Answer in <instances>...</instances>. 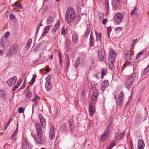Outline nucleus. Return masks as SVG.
Returning a JSON list of instances; mask_svg holds the SVG:
<instances>
[{
	"mask_svg": "<svg viewBox=\"0 0 149 149\" xmlns=\"http://www.w3.org/2000/svg\"><path fill=\"white\" fill-rule=\"evenodd\" d=\"M98 95V91L95 90L92 92L91 97L92 101L89 104V112L90 116H92L94 113L95 104L96 103Z\"/></svg>",
	"mask_w": 149,
	"mask_h": 149,
	"instance_id": "nucleus-1",
	"label": "nucleus"
},
{
	"mask_svg": "<svg viewBox=\"0 0 149 149\" xmlns=\"http://www.w3.org/2000/svg\"><path fill=\"white\" fill-rule=\"evenodd\" d=\"M75 13L74 8L71 7H68L65 14V19L68 24L74 21L75 19Z\"/></svg>",
	"mask_w": 149,
	"mask_h": 149,
	"instance_id": "nucleus-2",
	"label": "nucleus"
},
{
	"mask_svg": "<svg viewBox=\"0 0 149 149\" xmlns=\"http://www.w3.org/2000/svg\"><path fill=\"white\" fill-rule=\"evenodd\" d=\"M136 73L133 72L131 75L126 78L124 81V84L128 90L131 88V86L135 78Z\"/></svg>",
	"mask_w": 149,
	"mask_h": 149,
	"instance_id": "nucleus-3",
	"label": "nucleus"
},
{
	"mask_svg": "<svg viewBox=\"0 0 149 149\" xmlns=\"http://www.w3.org/2000/svg\"><path fill=\"white\" fill-rule=\"evenodd\" d=\"M106 56V52L102 49H101L97 51V57L100 61H103Z\"/></svg>",
	"mask_w": 149,
	"mask_h": 149,
	"instance_id": "nucleus-4",
	"label": "nucleus"
},
{
	"mask_svg": "<svg viewBox=\"0 0 149 149\" xmlns=\"http://www.w3.org/2000/svg\"><path fill=\"white\" fill-rule=\"evenodd\" d=\"M123 92L122 91L119 94L118 99L116 100V97H114L115 99L116 100V102L117 104L120 107L122 105L123 103Z\"/></svg>",
	"mask_w": 149,
	"mask_h": 149,
	"instance_id": "nucleus-5",
	"label": "nucleus"
},
{
	"mask_svg": "<svg viewBox=\"0 0 149 149\" xmlns=\"http://www.w3.org/2000/svg\"><path fill=\"white\" fill-rule=\"evenodd\" d=\"M35 127L37 134L38 136H42V135H43V133L40 123H36Z\"/></svg>",
	"mask_w": 149,
	"mask_h": 149,
	"instance_id": "nucleus-6",
	"label": "nucleus"
},
{
	"mask_svg": "<svg viewBox=\"0 0 149 149\" xmlns=\"http://www.w3.org/2000/svg\"><path fill=\"white\" fill-rule=\"evenodd\" d=\"M109 55L108 60L115 61L116 56V53L113 49H111L109 52Z\"/></svg>",
	"mask_w": 149,
	"mask_h": 149,
	"instance_id": "nucleus-7",
	"label": "nucleus"
},
{
	"mask_svg": "<svg viewBox=\"0 0 149 149\" xmlns=\"http://www.w3.org/2000/svg\"><path fill=\"white\" fill-rule=\"evenodd\" d=\"M19 49V46L17 44L13 45L10 49V52H9L6 56H11L12 54H16L17 52Z\"/></svg>",
	"mask_w": 149,
	"mask_h": 149,
	"instance_id": "nucleus-8",
	"label": "nucleus"
},
{
	"mask_svg": "<svg viewBox=\"0 0 149 149\" xmlns=\"http://www.w3.org/2000/svg\"><path fill=\"white\" fill-rule=\"evenodd\" d=\"M111 127V125L110 124L107 127L106 131L104 132V134L101 136L100 138V140L103 141H105L108 136L109 133V130Z\"/></svg>",
	"mask_w": 149,
	"mask_h": 149,
	"instance_id": "nucleus-9",
	"label": "nucleus"
},
{
	"mask_svg": "<svg viewBox=\"0 0 149 149\" xmlns=\"http://www.w3.org/2000/svg\"><path fill=\"white\" fill-rule=\"evenodd\" d=\"M124 16V15L121 13H118L116 14L115 17L116 22L117 24L120 23L122 21Z\"/></svg>",
	"mask_w": 149,
	"mask_h": 149,
	"instance_id": "nucleus-10",
	"label": "nucleus"
},
{
	"mask_svg": "<svg viewBox=\"0 0 149 149\" xmlns=\"http://www.w3.org/2000/svg\"><path fill=\"white\" fill-rule=\"evenodd\" d=\"M10 35V33L9 32H7L4 35V37L2 38L0 40V44L2 46L5 45V43L4 41H5V39L7 38Z\"/></svg>",
	"mask_w": 149,
	"mask_h": 149,
	"instance_id": "nucleus-11",
	"label": "nucleus"
},
{
	"mask_svg": "<svg viewBox=\"0 0 149 149\" xmlns=\"http://www.w3.org/2000/svg\"><path fill=\"white\" fill-rule=\"evenodd\" d=\"M55 128L53 126H51L49 131V138L50 140H52L55 138Z\"/></svg>",
	"mask_w": 149,
	"mask_h": 149,
	"instance_id": "nucleus-12",
	"label": "nucleus"
},
{
	"mask_svg": "<svg viewBox=\"0 0 149 149\" xmlns=\"http://www.w3.org/2000/svg\"><path fill=\"white\" fill-rule=\"evenodd\" d=\"M125 56L126 59L127 61L131 60L132 58V52L129 50H125L124 52Z\"/></svg>",
	"mask_w": 149,
	"mask_h": 149,
	"instance_id": "nucleus-13",
	"label": "nucleus"
},
{
	"mask_svg": "<svg viewBox=\"0 0 149 149\" xmlns=\"http://www.w3.org/2000/svg\"><path fill=\"white\" fill-rule=\"evenodd\" d=\"M17 80V79L16 77L14 76L13 77L9 79L7 81V83L8 85L9 86H10L15 83Z\"/></svg>",
	"mask_w": 149,
	"mask_h": 149,
	"instance_id": "nucleus-14",
	"label": "nucleus"
},
{
	"mask_svg": "<svg viewBox=\"0 0 149 149\" xmlns=\"http://www.w3.org/2000/svg\"><path fill=\"white\" fill-rule=\"evenodd\" d=\"M109 81L107 80H104L102 83L101 85V89L104 91L105 88L107 87L109 85Z\"/></svg>",
	"mask_w": 149,
	"mask_h": 149,
	"instance_id": "nucleus-15",
	"label": "nucleus"
},
{
	"mask_svg": "<svg viewBox=\"0 0 149 149\" xmlns=\"http://www.w3.org/2000/svg\"><path fill=\"white\" fill-rule=\"evenodd\" d=\"M145 146V143L144 141L141 139H139L138 141L137 149H143Z\"/></svg>",
	"mask_w": 149,
	"mask_h": 149,
	"instance_id": "nucleus-16",
	"label": "nucleus"
},
{
	"mask_svg": "<svg viewBox=\"0 0 149 149\" xmlns=\"http://www.w3.org/2000/svg\"><path fill=\"white\" fill-rule=\"evenodd\" d=\"M60 25V21L59 20H58L57 22L55 24L54 27L52 29L51 31L52 33L53 34H54L59 28Z\"/></svg>",
	"mask_w": 149,
	"mask_h": 149,
	"instance_id": "nucleus-17",
	"label": "nucleus"
},
{
	"mask_svg": "<svg viewBox=\"0 0 149 149\" xmlns=\"http://www.w3.org/2000/svg\"><path fill=\"white\" fill-rule=\"evenodd\" d=\"M43 135L42 136L39 137V138L37 137L35 139L36 142L38 144H40L43 143L45 141V139L42 137Z\"/></svg>",
	"mask_w": 149,
	"mask_h": 149,
	"instance_id": "nucleus-18",
	"label": "nucleus"
},
{
	"mask_svg": "<svg viewBox=\"0 0 149 149\" xmlns=\"http://www.w3.org/2000/svg\"><path fill=\"white\" fill-rule=\"evenodd\" d=\"M52 26L50 25L46 26L44 29V31L42 33V36H44L45 35H46L48 33L49 29Z\"/></svg>",
	"mask_w": 149,
	"mask_h": 149,
	"instance_id": "nucleus-19",
	"label": "nucleus"
},
{
	"mask_svg": "<svg viewBox=\"0 0 149 149\" xmlns=\"http://www.w3.org/2000/svg\"><path fill=\"white\" fill-rule=\"evenodd\" d=\"M60 130L62 132L65 133L68 132V130L65 123H63L61 125Z\"/></svg>",
	"mask_w": 149,
	"mask_h": 149,
	"instance_id": "nucleus-20",
	"label": "nucleus"
},
{
	"mask_svg": "<svg viewBox=\"0 0 149 149\" xmlns=\"http://www.w3.org/2000/svg\"><path fill=\"white\" fill-rule=\"evenodd\" d=\"M23 145L24 144L29 149H31L32 148V146L31 144L28 142L26 139H24L22 142Z\"/></svg>",
	"mask_w": 149,
	"mask_h": 149,
	"instance_id": "nucleus-21",
	"label": "nucleus"
},
{
	"mask_svg": "<svg viewBox=\"0 0 149 149\" xmlns=\"http://www.w3.org/2000/svg\"><path fill=\"white\" fill-rule=\"evenodd\" d=\"M34 94L35 95V97L33 99L31 100V101L34 102V105H37L38 101L40 100V97L36 95L35 93H34Z\"/></svg>",
	"mask_w": 149,
	"mask_h": 149,
	"instance_id": "nucleus-22",
	"label": "nucleus"
},
{
	"mask_svg": "<svg viewBox=\"0 0 149 149\" xmlns=\"http://www.w3.org/2000/svg\"><path fill=\"white\" fill-rule=\"evenodd\" d=\"M52 87L51 81H46L45 83V88L46 90H50Z\"/></svg>",
	"mask_w": 149,
	"mask_h": 149,
	"instance_id": "nucleus-23",
	"label": "nucleus"
},
{
	"mask_svg": "<svg viewBox=\"0 0 149 149\" xmlns=\"http://www.w3.org/2000/svg\"><path fill=\"white\" fill-rule=\"evenodd\" d=\"M54 21V19L53 17L49 16L48 17L46 21V23L47 25L51 24Z\"/></svg>",
	"mask_w": 149,
	"mask_h": 149,
	"instance_id": "nucleus-24",
	"label": "nucleus"
},
{
	"mask_svg": "<svg viewBox=\"0 0 149 149\" xmlns=\"http://www.w3.org/2000/svg\"><path fill=\"white\" fill-rule=\"evenodd\" d=\"M112 6L113 8H116L119 6L120 2L114 0L112 3Z\"/></svg>",
	"mask_w": 149,
	"mask_h": 149,
	"instance_id": "nucleus-25",
	"label": "nucleus"
},
{
	"mask_svg": "<svg viewBox=\"0 0 149 149\" xmlns=\"http://www.w3.org/2000/svg\"><path fill=\"white\" fill-rule=\"evenodd\" d=\"M114 62L115 61H114L108 60V63L110 70H112L113 69Z\"/></svg>",
	"mask_w": 149,
	"mask_h": 149,
	"instance_id": "nucleus-26",
	"label": "nucleus"
},
{
	"mask_svg": "<svg viewBox=\"0 0 149 149\" xmlns=\"http://www.w3.org/2000/svg\"><path fill=\"white\" fill-rule=\"evenodd\" d=\"M22 82V80L21 79H20L19 80H18L17 82V84L15 85L14 87H13L12 89V91H13L15 90L17 88L20 84Z\"/></svg>",
	"mask_w": 149,
	"mask_h": 149,
	"instance_id": "nucleus-27",
	"label": "nucleus"
},
{
	"mask_svg": "<svg viewBox=\"0 0 149 149\" xmlns=\"http://www.w3.org/2000/svg\"><path fill=\"white\" fill-rule=\"evenodd\" d=\"M72 40L73 42L74 43H76L77 42L78 40V37L77 34L74 33L72 35Z\"/></svg>",
	"mask_w": 149,
	"mask_h": 149,
	"instance_id": "nucleus-28",
	"label": "nucleus"
},
{
	"mask_svg": "<svg viewBox=\"0 0 149 149\" xmlns=\"http://www.w3.org/2000/svg\"><path fill=\"white\" fill-rule=\"evenodd\" d=\"M124 134V132H123L121 133H119L118 132L116 135V137L118 139H122L123 138V136Z\"/></svg>",
	"mask_w": 149,
	"mask_h": 149,
	"instance_id": "nucleus-29",
	"label": "nucleus"
},
{
	"mask_svg": "<svg viewBox=\"0 0 149 149\" xmlns=\"http://www.w3.org/2000/svg\"><path fill=\"white\" fill-rule=\"evenodd\" d=\"M69 126L70 132H72L73 129V123L72 120L70 119L69 121Z\"/></svg>",
	"mask_w": 149,
	"mask_h": 149,
	"instance_id": "nucleus-30",
	"label": "nucleus"
},
{
	"mask_svg": "<svg viewBox=\"0 0 149 149\" xmlns=\"http://www.w3.org/2000/svg\"><path fill=\"white\" fill-rule=\"evenodd\" d=\"M95 33L96 37V40L101 42L102 38L101 33H97L96 31H95Z\"/></svg>",
	"mask_w": 149,
	"mask_h": 149,
	"instance_id": "nucleus-31",
	"label": "nucleus"
},
{
	"mask_svg": "<svg viewBox=\"0 0 149 149\" xmlns=\"http://www.w3.org/2000/svg\"><path fill=\"white\" fill-rule=\"evenodd\" d=\"M93 41V36L92 33V32H91V33L90 38V44L91 46H92L94 45Z\"/></svg>",
	"mask_w": 149,
	"mask_h": 149,
	"instance_id": "nucleus-32",
	"label": "nucleus"
},
{
	"mask_svg": "<svg viewBox=\"0 0 149 149\" xmlns=\"http://www.w3.org/2000/svg\"><path fill=\"white\" fill-rule=\"evenodd\" d=\"M80 63V58L79 57H78L77 58L74 67L76 68H77L79 65V64Z\"/></svg>",
	"mask_w": 149,
	"mask_h": 149,
	"instance_id": "nucleus-33",
	"label": "nucleus"
},
{
	"mask_svg": "<svg viewBox=\"0 0 149 149\" xmlns=\"http://www.w3.org/2000/svg\"><path fill=\"white\" fill-rule=\"evenodd\" d=\"M6 95V92L2 90H0V97L1 96L2 99H4L5 98Z\"/></svg>",
	"mask_w": 149,
	"mask_h": 149,
	"instance_id": "nucleus-34",
	"label": "nucleus"
},
{
	"mask_svg": "<svg viewBox=\"0 0 149 149\" xmlns=\"http://www.w3.org/2000/svg\"><path fill=\"white\" fill-rule=\"evenodd\" d=\"M105 9L106 11V13L107 14V13L109 10V5L108 2L107 0H105Z\"/></svg>",
	"mask_w": 149,
	"mask_h": 149,
	"instance_id": "nucleus-35",
	"label": "nucleus"
},
{
	"mask_svg": "<svg viewBox=\"0 0 149 149\" xmlns=\"http://www.w3.org/2000/svg\"><path fill=\"white\" fill-rule=\"evenodd\" d=\"M40 122L42 127L43 128H44L45 125V120L42 118H40Z\"/></svg>",
	"mask_w": 149,
	"mask_h": 149,
	"instance_id": "nucleus-36",
	"label": "nucleus"
},
{
	"mask_svg": "<svg viewBox=\"0 0 149 149\" xmlns=\"http://www.w3.org/2000/svg\"><path fill=\"white\" fill-rule=\"evenodd\" d=\"M32 40L31 38L29 39L26 45V48L29 49L30 47L31 44L32 42Z\"/></svg>",
	"mask_w": 149,
	"mask_h": 149,
	"instance_id": "nucleus-37",
	"label": "nucleus"
},
{
	"mask_svg": "<svg viewBox=\"0 0 149 149\" xmlns=\"http://www.w3.org/2000/svg\"><path fill=\"white\" fill-rule=\"evenodd\" d=\"M12 6L13 7L16 6L19 8H22L21 5L17 2H16L12 4Z\"/></svg>",
	"mask_w": 149,
	"mask_h": 149,
	"instance_id": "nucleus-38",
	"label": "nucleus"
},
{
	"mask_svg": "<svg viewBox=\"0 0 149 149\" xmlns=\"http://www.w3.org/2000/svg\"><path fill=\"white\" fill-rule=\"evenodd\" d=\"M91 31V28L90 27H88L87 30L84 34V37L85 38H86L89 34Z\"/></svg>",
	"mask_w": 149,
	"mask_h": 149,
	"instance_id": "nucleus-39",
	"label": "nucleus"
},
{
	"mask_svg": "<svg viewBox=\"0 0 149 149\" xmlns=\"http://www.w3.org/2000/svg\"><path fill=\"white\" fill-rule=\"evenodd\" d=\"M36 77V74H34L33 75V77L31 80V86H32L33 84V83L35 81V79Z\"/></svg>",
	"mask_w": 149,
	"mask_h": 149,
	"instance_id": "nucleus-40",
	"label": "nucleus"
},
{
	"mask_svg": "<svg viewBox=\"0 0 149 149\" xmlns=\"http://www.w3.org/2000/svg\"><path fill=\"white\" fill-rule=\"evenodd\" d=\"M18 127H17L16 129L15 130V131L14 133L12 135L11 137L12 138H14L16 137V135H17V130H18Z\"/></svg>",
	"mask_w": 149,
	"mask_h": 149,
	"instance_id": "nucleus-41",
	"label": "nucleus"
},
{
	"mask_svg": "<svg viewBox=\"0 0 149 149\" xmlns=\"http://www.w3.org/2000/svg\"><path fill=\"white\" fill-rule=\"evenodd\" d=\"M106 73V71L104 69H102V70L101 72V74H102L101 78L103 79V76L105 75Z\"/></svg>",
	"mask_w": 149,
	"mask_h": 149,
	"instance_id": "nucleus-42",
	"label": "nucleus"
},
{
	"mask_svg": "<svg viewBox=\"0 0 149 149\" xmlns=\"http://www.w3.org/2000/svg\"><path fill=\"white\" fill-rule=\"evenodd\" d=\"M137 10V8L136 7H135L130 13V14L132 15H134L135 14H137V13H136V12Z\"/></svg>",
	"mask_w": 149,
	"mask_h": 149,
	"instance_id": "nucleus-43",
	"label": "nucleus"
},
{
	"mask_svg": "<svg viewBox=\"0 0 149 149\" xmlns=\"http://www.w3.org/2000/svg\"><path fill=\"white\" fill-rule=\"evenodd\" d=\"M67 33V31L66 30H65V27H63L62 29V31H61V34L63 35H65Z\"/></svg>",
	"mask_w": 149,
	"mask_h": 149,
	"instance_id": "nucleus-44",
	"label": "nucleus"
},
{
	"mask_svg": "<svg viewBox=\"0 0 149 149\" xmlns=\"http://www.w3.org/2000/svg\"><path fill=\"white\" fill-rule=\"evenodd\" d=\"M26 96L28 98H30L31 97V92H29L26 94Z\"/></svg>",
	"mask_w": 149,
	"mask_h": 149,
	"instance_id": "nucleus-45",
	"label": "nucleus"
},
{
	"mask_svg": "<svg viewBox=\"0 0 149 149\" xmlns=\"http://www.w3.org/2000/svg\"><path fill=\"white\" fill-rule=\"evenodd\" d=\"M107 33L108 36L109 37V34L111 31V27H109L107 28Z\"/></svg>",
	"mask_w": 149,
	"mask_h": 149,
	"instance_id": "nucleus-46",
	"label": "nucleus"
},
{
	"mask_svg": "<svg viewBox=\"0 0 149 149\" xmlns=\"http://www.w3.org/2000/svg\"><path fill=\"white\" fill-rule=\"evenodd\" d=\"M149 70V65H148V66L145 69L144 71H143V74H146Z\"/></svg>",
	"mask_w": 149,
	"mask_h": 149,
	"instance_id": "nucleus-47",
	"label": "nucleus"
},
{
	"mask_svg": "<svg viewBox=\"0 0 149 149\" xmlns=\"http://www.w3.org/2000/svg\"><path fill=\"white\" fill-rule=\"evenodd\" d=\"M18 113H22L24 111V109L22 107H20L18 109Z\"/></svg>",
	"mask_w": 149,
	"mask_h": 149,
	"instance_id": "nucleus-48",
	"label": "nucleus"
},
{
	"mask_svg": "<svg viewBox=\"0 0 149 149\" xmlns=\"http://www.w3.org/2000/svg\"><path fill=\"white\" fill-rule=\"evenodd\" d=\"M52 79V75L49 74L48 75V77L46 78V81H51Z\"/></svg>",
	"mask_w": 149,
	"mask_h": 149,
	"instance_id": "nucleus-49",
	"label": "nucleus"
},
{
	"mask_svg": "<svg viewBox=\"0 0 149 149\" xmlns=\"http://www.w3.org/2000/svg\"><path fill=\"white\" fill-rule=\"evenodd\" d=\"M9 17L11 20H14L15 18V16L12 14H10L9 16Z\"/></svg>",
	"mask_w": 149,
	"mask_h": 149,
	"instance_id": "nucleus-50",
	"label": "nucleus"
},
{
	"mask_svg": "<svg viewBox=\"0 0 149 149\" xmlns=\"http://www.w3.org/2000/svg\"><path fill=\"white\" fill-rule=\"evenodd\" d=\"M137 40V39L134 40L132 42L131 45L134 46V44L136 43V41Z\"/></svg>",
	"mask_w": 149,
	"mask_h": 149,
	"instance_id": "nucleus-51",
	"label": "nucleus"
},
{
	"mask_svg": "<svg viewBox=\"0 0 149 149\" xmlns=\"http://www.w3.org/2000/svg\"><path fill=\"white\" fill-rule=\"evenodd\" d=\"M130 149H133V143L131 142V141H130Z\"/></svg>",
	"mask_w": 149,
	"mask_h": 149,
	"instance_id": "nucleus-52",
	"label": "nucleus"
},
{
	"mask_svg": "<svg viewBox=\"0 0 149 149\" xmlns=\"http://www.w3.org/2000/svg\"><path fill=\"white\" fill-rule=\"evenodd\" d=\"M22 149H27V148L24 144L23 145V142H22Z\"/></svg>",
	"mask_w": 149,
	"mask_h": 149,
	"instance_id": "nucleus-53",
	"label": "nucleus"
},
{
	"mask_svg": "<svg viewBox=\"0 0 149 149\" xmlns=\"http://www.w3.org/2000/svg\"><path fill=\"white\" fill-rule=\"evenodd\" d=\"M66 65H67V68L70 65V61L69 59H68V61H67Z\"/></svg>",
	"mask_w": 149,
	"mask_h": 149,
	"instance_id": "nucleus-54",
	"label": "nucleus"
},
{
	"mask_svg": "<svg viewBox=\"0 0 149 149\" xmlns=\"http://www.w3.org/2000/svg\"><path fill=\"white\" fill-rule=\"evenodd\" d=\"M10 121H9L8 122V123L5 126V127L4 128V130H6L7 128V127H8V125H9V124H10Z\"/></svg>",
	"mask_w": 149,
	"mask_h": 149,
	"instance_id": "nucleus-55",
	"label": "nucleus"
},
{
	"mask_svg": "<svg viewBox=\"0 0 149 149\" xmlns=\"http://www.w3.org/2000/svg\"><path fill=\"white\" fill-rule=\"evenodd\" d=\"M114 145V144L113 143H111L108 147L109 148V149H111Z\"/></svg>",
	"mask_w": 149,
	"mask_h": 149,
	"instance_id": "nucleus-56",
	"label": "nucleus"
},
{
	"mask_svg": "<svg viewBox=\"0 0 149 149\" xmlns=\"http://www.w3.org/2000/svg\"><path fill=\"white\" fill-rule=\"evenodd\" d=\"M107 19H104L102 22V23L103 24H105L107 22Z\"/></svg>",
	"mask_w": 149,
	"mask_h": 149,
	"instance_id": "nucleus-57",
	"label": "nucleus"
},
{
	"mask_svg": "<svg viewBox=\"0 0 149 149\" xmlns=\"http://www.w3.org/2000/svg\"><path fill=\"white\" fill-rule=\"evenodd\" d=\"M42 25V24L41 23H40V24H38L37 26V29H39L40 27V26H41Z\"/></svg>",
	"mask_w": 149,
	"mask_h": 149,
	"instance_id": "nucleus-58",
	"label": "nucleus"
},
{
	"mask_svg": "<svg viewBox=\"0 0 149 149\" xmlns=\"http://www.w3.org/2000/svg\"><path fill=\"white\" fill-rule=\"evenodd\" d=\"M130 65H131V64L130 63H125L124 65V66H129Z\"/></svg>",
	"mask_w": 149,
	"mask_h": 149,
	"instance_id": "nucleus-59",
	"label": "nucleus"
},
{
	"mask_svg": "<svg viewBox=\"0 0 149 149\" xmlns=\"http://www.w3.org/2000/svg\"><path fill=\"white\" fill-rule=\"evenodd\" d=\"M26 84H25V81L24 83L23 84L22 86L20 87V89H22L24 88Z\"/></svg>",
	"mask_w": 149,
	"mask_h": 149,
	"instance_id": "nucleus-60",
	"label": "nucleus"
},
{
	"mask_svg": "<svg viewBox=\"0 0 149 149\" xmlns=\"http://www.w3.org/2000/svg\"><path fill=\"white\" fill-rule=\"evenodd\" d=\"M145 52V50H143L141 52H140L138 54H139L140 55H141L143 54L144 52Z\"/></svg>",
	"mask_w": 149,
	"mask_h": 149,
	"instance_id": "nucleus-61",
	"label": "nucleus"
},
{
	"mask_svg": "<svg viewBox=\"0 0 149 149\" xmlns=\"http://www.w3.org/2000/svg\"><path fill=\"white\" fill-rule=\"evenodd\" d=\"M103 16V14L101 13L99 14V17L100 18H101L102 16Z\"/></svg>",
	"mask_w": 149,
	"mask_h": 149,
	"instance_id": "nucleus-62",
	"label": "nucleus"
},
{
	"mask_svg": "<svg viewBox=\"0 0 149 149\" xmlns=\"http://www.w3.org/2000/svg\"><path fill=\"white\" fill-rule=\"evenodd\" d=\"M3 53V51L2 50H0V55L2 56Z\"/></svg>",
	"mask_w": 149,
	"mask_h": 149,
	"instance_id": "nucleus-63",
	"label": "nucleus"
},
{
	"mask_svg": "<svg viewBox=\"0 0 149 149\" xmlns=\"http://www.w3.org/2000/svg\"><path fill=\"white\" fill-rule=\"evenodd\" d=\"M140 56V55L139 54H138L136 56V59H138L139 58Z\"/></svg>",
	"mask_w": 149,
	"mask_h": 149,
	"instance_id": "nucleus-64",
	"label": "nucleus"
}]
</instances>
